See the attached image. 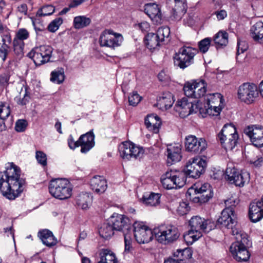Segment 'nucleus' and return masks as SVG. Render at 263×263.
<instances>
[{"label": "nucleus", "instance_id": "1", "mask_svg": "<svg viewBox=\"0 0 263 263\" xmlns=\"http://www.w3.org/2000/svg\"><path fill=\"white\" fill-rule=\"evenodd\" d=\"M21 173L20 167L13 163H9L6 171L0 172V191L7 199L14 200L23 192L26 182Z\"/></svg>", "mask_w": 263, "mask_h": 263}, {"label": "nucleus", "instance_id": "2", "mask_svg": "<svg viewBox=\"0 0 263 263\" xmlns=\"http://www.w3.org/2000/svg\"><path fill=\"white\" fill-rule=\"evenodd\" d=\"M231 253L238 262L247 261L250 257L248 250L249 240L248 235L244 232L237 223L234 211L231 209Z\"/></svg>", "mask_w": 263, "mask_h": 263}, {"label": "nucleus", "instance_id": "3", "mask_svg": "<svg viewBox=\"0 0 263 263\" xmlns=\"http://www.w3.org/2000/svg\"><path fill=\"white\" fill-rule=\"evenodd\" d=\"M189 223L190 229L183 236L187 245H192L202 236V233H208L215 227L213 222L199 216L192 217Z\"/></svg>", "mask_w": 263, "mask_h": 263}, {"label": "nucleus", "instance_id": "4", "mask_svg": "<svg viewBox=\"0 0 263 263\" xmlns=\"http://www.w3.org/2000/svg\"><path fill=\"white\" fill-rule=\"evenodd\" d=\"M49 191L54 198L60 200H65L71 196L72 186L67 179L57 178L50 181Z\"/></svg>", "mask_w": 263, "mask_h": 263}, {"label": "nucleus", "instance_id": "5", "mask_svg": "<svg viewBox=\"0 0 263 263\" xmlns=\"http://www.w3.org/2000/svg\"><path fill=\"white\" fill-rule=\"evenodd\" d=\"M154 233L157 241L164 245L174 242L180 236L178 229L172 224H161L154 229Z\"/></svg>", "mask_w": 263, "mask_h": 263}, {"label": "nucleus", "instance_id": "6", "mask_svg": "<svg viewBox=\"0 0 263 263\" xmlns=\"http://www.w3.org/2000/svg\"><path fill=\"white\" fill-rule=\"evenodd\" d=\"M198 50L190 46L180 48L174 57V63L175 66L184 69L194 62V58L198 53Z\"/></svg>", "mask_w": 263, "mask_h": 263}, {"label": "nucleus", "instance_id": "7", "mask_svg": "<svg viewBox=\"0 0 263 263\" xmlns=\"http://www.w3.org/2000/svg\"><path fill=\"white\" fill-rule=\"evenodd\" d=\"M118 150L120 157L126 160L140 159L144 153L142 147L138 146L130 141H125L121 143L119 145Z\"/></svg>", "mask_w": 263, "mask_h": 263}, {"label": "nucleus", "instance_id": "8", "mask_svg": "<svg viewBox=\"0 0 263 263\" xmlns=\"http://www.w3.org/2000/svg\"><path fill=\"white\" fill-rule=\"evenodd\" d=\"M53 49L49 45H42L33 48L28 53L36 65H41L50 61Z\"/></svg>", "mask_w": 263, "mask_h": 263}, {"label": "nucleus", "instance_id": "9", "mask_svg": "<svg viewBox=\"0 0 263 263\" xmlns=\"http://www.w3.org/2000/svg\"><path fill=\"white\" fill-rule=\"evenodd\" d=\"M258 96V88L254 83H244L238 87V98L247 104L253 103Z\"/></svg>", "mask_w": 263, "mask_h": 263}, {"label": "nucleus", "instance_id": "10", "mask_svg": "<svg viewBox=\"0 0 263 263\" xmlns=\"http://www.w3.org/2000/svg\"><path fill=\"white\" fill-rule=\"evenodd\" d=\"M123 41L122 35L118 33H114L110 29L105 30L100 35L99 43L102 47H108L115 48L120 46Z\"/></svg>", "mask_w": 263, "mask_h": 263}, {"label": "nucleus", "instance_id": "11", "mask_svg": "<svg viewBox=\"0 0 263 263\" xmlns=\"http://www.w3.org/2000/svg\"><path fill=\"white\" fill-rule=\"evenodd\" d=\"M206 86L204 80H196L192 83H185L183 89L186 97L199 99L204 96Z\"/></svg>", "mask_w": 263, "mask_h": 263}, {"label": "nucleus", "instance_id": "12", "mask_svg": "<svg viewBox=\"0 0 263 263\" xmlns=\"http://www.w3.org/2000/svg\"><path fill=\"white\" fill-rule=\"evenodd\" d=\"M133 226L134 237L138 243H148L152 240L154 235V230L152 231L142 222H135Z\"/></svg>", "mask_w": 263, "mask_h": 263}, {"label": "nucleus", "instance_id": "13", "mask_svg": "<svg viewBox=\"0 0 263 263\" xmlns=\"http://www.w3.org/2000/svg\"><path fill=\"white\" fill-rule=\"evenodd\" d=\"M206 166L205 160L200 157L194 158L187 163L184 173L189 177L197 178L204 172Z\"/></svg>", "mask_w": 263, "mask_h": 263}, {"label": "nucleus", "instance_id": "14", "mask_svg": "<svg viewBox=\"0 0 263 263\" xmlns=\"http://www.w3.org/2000/svg\"><path fill=\"white\" fill-rule=\"evenodd\" d=\"M193 191H194L195 194L199 195L195 198L194 201L195 202L196 201V199H197V202L200 203L206 202L213 196L212 187L210 184L208 183L203 184L196 183L189 189L187 192L191 193Z\"/></svg>", "mask_w": 263, "mask_h": 263}, {"label": "nucleus", "instance_id": "15", "mask_svg": "<svg viewBox=\"0 0 263 263\" xmlns=\"http://www.w3.org/2000/svg\"><path fill=\"white\" fill-rule=\"evenodd\" d=\"M185 148L193 154H200L207 148V143L204 138L190 135L185 137Z\"/></svg>", "mask_w": 263, "mask_h": 263}, {"label": "nucleus", "instance_id": "16", "mask_svg": "<svg viewBox=\"0 0 263 263\" xmlns=\"http://www.w3.org/2000/svg\"><path fill=\"white\" fill-rule=\"evenodd\" d=\"M199 106V101L194 104L192 102H189L187 98H183L177 101L176 105V110L179 112L181 117L184 118L198 111L201 113V108Z\"/></svg>", "mask_w": 263, "mask_h": 263}, {"label": "nucleus", "instance_id": "17", "mask_svg": "<svg viewBox=\"0 0 263 263\" xmlns=\"http://www.w3.org/2000/svg\"><path fill=\"white\" fill-rule=\"evenodd\" d=\"M109 222L112 224L115 231L124 232H130L132 222L125 215L114 213L109 218Z\"/></svg>", "mask_w": 263, "mask_h": 263}, {"label": "nucleus", "instance_id": "18", "mask_svg": "<svg viewBox=\"0 0 263 263\" xmlns=\"http://www.w3.org/2000/svg\"><path fill=\"white\" fill-rule=\"evenodd\" d=\"M252 144L256 147L263 146V127L256 125L248 126L244 129Z\"/></svg>", "mask_w": 263, "mask_h": 263}, {"label": "nucleus", "instance_id": "19", "mask_svg": "<svg viewBox=\"0 0 263 263\" xmlns=\"http://www.w3.org/2000/svg\"><path fill=\"white\" fill-rule=\"evenodd\" d=\"M95 135L92 131L81 135L78 139L81 152L86 153L95 145Z\"/></svg>", "mask_w": 263, "mask_h": 263}, {"label": "nucleus", "instance_id": "20", "mask_svg": "<svg viewBox=\"0 0 263 263\" xmlns=\"http://www.w3.org/2000/svg\"><path fill=\"white\" fill-rule=\"evenodd\" d=\"M249 215L250 220L253 222H256L262 218L263 206L260 201L250 203Z\"/></svg>", "mask_w": 263, "mask_h": 263}, {"label": "nucleus", "instance_id": "21", "mask_svg": "<svg viewBox=\"0 0 263 263\" xmlns=\"http://www.w3.org/2000/svg\"><path fill=\"white\" fill-rule=\"evenodd\" d=\"M37 236L42 243L48 247H52L58 243L57 239L53 233L48 229H42L37 233Z\"/></svg>", "mask_w": 263, "mask_h": 263}, {"label": "nucleus", "instance_id": "22", "mask_svg": "<svg viewBox=\"0 0 263 263\" xmlns=\"http://www.w3.org/2000/svg\"><path fill=\"white\" fill-rule=\"evenodd\" d=\"M91 190L97 194L103 193L107 187V181L101 176H95L90 181Z\"/></svg>", "mask_w": 263, "mask_h": 263}, {"label": "nucleus", "instance_id": "23", "mask_svg": "<svg viewBox=\"0 0 263 263\" xmlns=\"http://www.w3.org/2000/svg\"><path fill=\"white\" fill-rule=\"evenodd\" d=\"M145 13L151 18L156 22L161 21L162 13L158 5L155 3L146 4L144 6Z\"/></svg>", "mask_w": 263, "mask_h": 263}, {"label": "nucleus", "instance_id": "24", "mask_svg": "<svg viewBox=\"0 0 263 263\" xmlns=\"http://www.w3.org/2000/svg\"><path fill=\"white\" fill-rule=\"evenodd\" d=\"M181 147L180 145L173 146L172 145L167 148V163L168 165H172L174 163L179 162L181 158Z\"/></svg>", "mask_w": 263, "mask_h": 263}, {"label": "nucleus", "instance_id": "25", "mask_svg": "<svg viewBox=\"0 0 263 263\" xmlns=\"http://www.w3.org/2000/svg\"><path fill=\"white\" fill-rule=\"evenodd\" d=\"M161 124L160 118L156 115H148L145 119V124L146 128L154 133L159 132Z\"/></svg>", "mask_w": 263, "mask_h": 263}, {"label": "nucleus", "instance_id": "26", "mask_svg": "<svg viewBox=\"0 0 263 263\" xmlns=\"http://www.w3.org/2000/svg\"><path fill=\"white\" fill-rule=\"evenodd\" d=\"M231 173V181H233V183L236 186L243 187L245 182L249 181V174L247 173H242L234 168Z\"/></svg>", "mask_w": 263, "mask_h": 263}, {"label": "nucleus", "instance_id": "27", "mask_svg": "<svg viewBox=\"0 0 263 263\" xmlns=\"http://www.w3.org/2000/svg\"><path fill=\"white\" fill-rule=\"evenodd\" d=\"M251 37L256 42L263 43V22L256 23L250 29Z\"/></svg>", "mask_w": 263, "mask_h": 263}, {"label": "nucleus", "instance_id": "28", "mask_svg": "<svg viewBox=\"0 0 263 263\" xmlns=\"http://www.w3.org/2000/svg\"><path fill=\"white\" fill-rule=\"evenodd\" d=\"M228 33L224 31H219L213 37V40L217 49L225 47L228 43Z\"/></svg>", "mask_w": 263, "mask_h": 263}, {"label": "nucleus", "instance_id": "29", "mask_svg": "<svg viewBox=\"0 0 263 263\" xmlns=\"http://www.w3.org/2000/svg\"><path fill=\"white\" fill-rule=\"evenodd\" d=\"M76 201L78 207L83 210H86L91 202V197L87 193H82L77 196Z\"/></svg>", "mask_w": 263, "mask_h": 263}, {"label": "nucleus", "instance_id": "30", "mask_svg": "<svg viewBox=\"0 0 263 263\" xmlns=\"http://www.w3.org/2000/svg\"><path fill=\"white\" fill-rule=\"evenodd\" d=\"M174 102L173 95L170 92H164L158 100V104L161 108L165 109L170 108Z\"/></svg>", "mask_w": 263, "mask_h": 263}, {"label": "nucleus", "instance_id": "31", "mask_svg": "<svg viewBox=\"0 0 263 263\" xmlns=\"http://www.w3.org/2000/svg\"><path fill=\"white\" fill-rule=\"evenodd\" d=\"M228 168L225 171L216 168H213L210 173L211 178L215 180H220L224 179L226 181L230 182V176L228 174Z\"/></svg>", "mask_w": 263, "mask_h": 263}, {"label": "nucleus", "instance_id": "32", "mask_svg": "<svg viewBox=\"0 0 263 263\" xmlns=\"http://www.w3.org/2000/svg\"><path fill=\"white\" fill-rule=\"evenodd\" d=\"M161 183L166 189H176L174 178V171L171 170L166 172L161 177Z\"/></svg>", "mask_w": 263, "mask_h": 263}, {"label": "nucleus", "instance_id": "33", "mask_svg": "<svg viewBox=\"0 0 263 263\" xmlns=\"http://www.w3.org/2000/svg\"><path fill=\"white\" fill-rule=\"evenodd\" d=\"M162 43L157 33H149L146 36L145 44L149 49H155Z\"/></svg>", "mask_w": 263, "mask_h": 263}, {"label": "nucleus", "instance_id": "34", "mask_svg": "<svg viewBox=\"0 0 263 263\" xmlns=\"http://www.w3.org/2000/svg\"><path fill=\"white\" fill-rule=\"evenodd\" d=\"M115 231L113 226L108 221L101 226L99 229V233L101 237L107 239L114 235Z\"/></svg>", "mask_w": 263, "mask_h": 263}, {"label": "nucleus", "instance_id": "35", "mask_svg": "<svg viewBox=\"0 0 263 263\" xmlns=\"http://www.w3.org/2000/svg\"><path fill=\"white\" fill-rule=\"evenodd\" d=\"M230 223V209L226 208L221 212V216L217 219V224L221 225L222 227L229 229Z\"/></svg>", "mask_w": 263, "mask_h": 263}, {"label": "nucleus", "instance_id": "36", "mask_svg": "<svg viewBox=\"0 0 263 263\" xmlns=\"http://www.w3.org/2000/svg\"><path fill=\"white\" fill-rule=\"evenodd\" d=\"M90 23L91 19L84 15L77 16L73 19V26L78 29L88 26Z\"/></svg>", "mask_w": 263, "mask_h": 263}, {"label": "nucleus", "instance_id": "37", "mask_svg": "<svg viewBox=\"0 0 263 263\" xmlns=\"http://www.w3.org/2000/svg\"><path fill=\"white\" fill-rule=\"evenodd\" d=\"M161 195L158 193H151L143 196V201L147 205L156 206L160 203Z\"/></svg>", "mask_w": 263, "mask_h": 263}, {"label": "nucleus", "instance_id": "38", "mask_svg": "<svg viewBox=\"0 0 263 263\" xmlns=\"http://www.w3.org/2000/svg\"><path fill=\"white\" fill-rule=\"evenodd\" d=\"M186 174L184 172L174 171V178L176 189L183 187L186 180Z\"/></svg>", "mask_w": 263, "mask_h": 263}, {"label": "nucleus", "instance_id": "39", "mask_svg": "<svg viewBox=\"0 0 263 263\" xmlns=\"http://www.w3.org/2000/svg\"><path fill=\"white\" fill-rule=\"evenodd\" d=\"M29 98L30 97L27 92V87L23 84L21 86L20 97L19 98L16 97L15 100L18 104L24 105L29 102Z\"/></svg>", "mask_w": 263, "mask_h": 263}, {"label": "nucleus", "instance_id": "40", "mask_svg": "<svg viewBox=\"0 0 263 263\" xmlns=\"http://www.w3.org/2000/svg\"><path fill=\"white\" fill-rule=\"evenodd\" d=\"M156 33L162 43L170 41V29L168 27L165 26L160 27L158 29Z\"/></svg>", "mask_w": 263, "mask_h": 263}, {"label": "nucleus", "instance_id": "41", "mask_svg": "<svg viewBox=\"0 0 263 263\" xmlns=\"http://www.w3.org/2000/svg\"><path fill=\"white\" fill-rule=\"evenodd\" d=\"M65 76L63 69H57L51 73L50 81L56 84H61L64 80Z\"/></svg>", "mask_w": 263, "mask_h": 263}, {"label": "nucleus", "instance_id": "42", "mask_svg": "<svg viewBox=\"0 0 263 263\" xmlns=\"http://www.w3.org/2000/svg\"><path fill=\"white\" fill-rule=\"evenodd\" d=\"M230 126V123H227L224 125L220 132L218 134V139L220 141L221 145L226 149V141L227 140V136L229 134V130L228 127Z\"/></svg>", "mask_w": 263, "mask_h": 263}, {"label": "nucleus", "instance_id": "43", "mask_svg": "<svg viewBox=\"0 0 263 263\" xmlns=\"http://www.w3.org/2000/svg\"><path fill=\"white\" fill-rule=\"evenodd\" d=\"M102 260L106 263H117V260L114 253L108 250H104L101 254Z\"/></svg>", "mask_w": 263, "mask_h": 263}, {"label": "nucleus", "instance_id": "44", "mask_svg": "<svg viewBox=\"0 0 263 263\" xmlns=\"http://www.w3.org/2000/svg\"><path fill=\"white\" fill-rule=\"evenodd\" d=\"M212 41L211 37H205L198 42L199 50L202 53H205L209 49Z\"/></svg>", "mask_w": 263, "mask_h": 263}, {"label": "nucleus", "instance_id": "45", "mask_svg": "<svg viewBox=\"0 0 263 263\" xmlns=\"http://www.w3.org/2000/svg\"><path fill=\"white\" fill-rule=\"evenodd\" d=\"M13 45L15 54L18 57H22L24 55V42L13 40Z\"/></svg>", "mask_w": 263, "mask_h": 263}, {"label": "nucleus", "instance_id": "46", "mask_svg": "<svg viewBox=\"0 0 263 263\" xmlns=\"http://www.w3.org/2000/svg\"><path fill=\"white\" fill-rule=\"evenodd\" d=\"M54 11L55 9L53 6H44L37 11V15L41 17L50 15L54 12Z\"/></svg>", "mask_w": 263, "mask_h": 263}, {"label": "nucleus", "instance_id": "47", "mask_svg": "<svg viewBox=\"0 0 263 263\" xmlns=\"http://www.w3.org/2000/svg\"><path fill=\"white\" fill-rule=\"evenodd\" d=\"M29 37V32L25 28H20L16 32L15 37L13 40L17 41H23L27 40Z\"/></svg>", "mask_w": 263, "mask_h": 263}, {"label": "nucleus", "instance_id": "48", "mask_svg": "<svg viewBox=\"0 0 263 263\" xmlns=\"http://www.w3.org/2000/svg\"><path fill=\"white\" fill-rule=\"evenodd\" d=\"M10 114V109L8 105L6 103H0V119L4 120L6 119Z\"/></svg>", "mask_w": 263, "mask_h": 263}, {"label": "nucleus", "instance_id": "49", "mask_svg": "<svg viewBox=\"0 0 263 263\" xmlns=\"http://www.w3.org/2000/svg\"><path fill=\"white\" fill-rule=\"evenodd\" d=\"M124 253H128L130 250L132 249V240L131 238V235L129 234V232H124Z\"/></svg>", "mask_w": 263, "mask_h": 263}, {"label": "nucleus", "instance_id": "50", "mask_svg": "<svg viewBox=\"0 0 263 263\" xmlns=\"http://www.w3.org/2000/svg\"><path fill=\"white\" fill-rule=\"evenodd\" d=\"M231 127L233 128L234 130V133L231 134V149H232L235 147H238L239 145V143L238 142L239 136L236 132V127L234 125H233L232 124H231ZM238 149V148H237L236 150Z\"/></svg>", "mask_w": 263, "mask_h": 263}, {"label": "nucleus", "instance_id": "51", "mask_svg": "<svg viewBox=\"0 0 263 263\" xmlns=\"http://www.w3.org/2000/svg\"><path fill=\"white\" fill-rule=\"evenodd\" d=\"M62 23L63 20L61 17L54 19L49 24L48 26V30L52 32L56 31Z\"/></svg>", "mask_w": 263, "mask_h": 263}, {"label": "nucleus", "instance_id": "52", "mask_svg": "<svg viewBox=\"0 0 263 263\" xmlns=\"http://www.w3.org/2000/svg\"><path fill=\"white\" fill-rule=\"evenodd\" d=\"M190 210L189 203L186 202H182L177 208V212L179 215L183 216L186 214Z\"/></svg>", "mask_w": 263, "mask_h": 263}, {"label": "nucleus", "instance_id": "53", "mask_svg": "<svg viewBox=\"0 0 263 263\" xmlns=\"http://www.w3.org/2000/svg\"><path fill=\"white\" fill-rule=\"evenodd\" d=\"M141 97L137 92H133L128 97V102L130 105L136 106L141 101Z\"/></svg>", "mask_w": 263, "mask_h": 263}, {"label": "nucleus", "instance_id": "54", "mask_svg": "<svg viewBox=\"0 0 263 263\" xmlns=\"http://www.w3.org/2000/svg\"><path fill=\"white\" fill-rule=\"evenodd\" d=\"M28 123L26 120H18L15 125V129L17 132H23L25 130Z\"/></svg>", "mask_w": 263, "mask_h": 263}, {"label": "nucleus", "instance_id": "55", "mask_svg": "<svg viewBox=\"0 0 263 263\" xmlns=\"http://www.w3.org/2000/svg\"><path fill=\"white\" fill-rule=\"evenodd\" d=\"M221 95L219 93L208 95L206 102L207 106L211 105V103L214 104L215 102H218L221 100Z\"/></svg>", "mask_w": 263, "mask_h": 263}, {"label": "nucleus", "instance_id": "56", "mask_svg": "<svg viewBox=\"0 0 263 263\" xmlns=\"http://www.w3.org/2000/svg\"><path fill=\"white\" fill-rule=\"evenodd\" d=\"M9 48L8 44L0 43V58H2L3 61H5L7 58Z\"/></svg>", "mask_w": 263, "mask_h": 263}, {"label": "nucleus", "instance_id": "57", "mask_svg": "<svg viewBox=\"0 0 263 263\" xmlns=\"http://www.w3.org/2000/svg\"><path fill=\"white\" fill-rule=\"evenodd\" d=\"M35 156L37 162L43 166H46L47 165V158L45 154L41 151H37Z\"/></svg>", "mask_w": 263, "mask_h": 263}, {"label": "nucleus", "instance_id": "58", "mask_svg": "<svg viewBox=\"0 0 263 263\" xmlns=\"http://www.w3.org/2000/svg\"><path fill=\"white\" fill-rule=\"evenodd\" d=\"M247 46L245 42L238 40L237 54L238 55L240 53H243L244 51L247 50Z\"/></svg>", "mask_w": 263, "mask_h": 263}, {"label": "nucleus", "instance_id": "59", "mask_svg": "<svg viewBox=\"0 0 263 263\" xmlns=\"http://www.w3.org/2000/svg\"><path fill=\"white\" fill-rule=\"evenodd\" d=\"M248 162L252 167H260L263 163V158L261 156L257 157L256 160H249Z\"/></svg>", "mask_w": 263, "mask_h": 263}, {"label": "nucleus", "instance_id": "60", "mask_svg": "<svg viewBox=\"0 0 263 263\" xmlns=\"http://www.w3.org/2000/svg\"><path fill=\"white\" fill-rule=\"evenodd\" d=\"M68 144L69 145V147L70 149H74L77 147H79V142H78V140L77 141H74L72 136L71 135H70L68 139Z\"/></svg>", "mask_w": 263, "mask_h": 263}, {"label": "nucleus", "instance_id": "61", "mask_svg": "<svg viewBox=\"0 0 263 263\" xmlns=\"http://www.w3.org/2000/svg\"><path fill=\"white\" fill-rule=\"evenodd\" d=\"M9 80V76L5 73L0 75V84L3 86L7 85Z\"/></svg>", "mask_w": 263, "mask_h": 263}, {"label": "nucleus", "instance_id": "62", "mask_svg": "<svg viewBox=\"0 0 263 263\" xmlns=\"http://www.w3.org/2000/svg\"><path fill=\"white\" fill-rule=\"evenodd\" d=\"M138 26L142 32H147L149 30L150 25L147 22H142L138 24Z\"/></svg>", "mask_w": 263, "mask_h": 263}, {"label": "nucleus", "instance_id": "63", "mask_svg": "<svg viewBox=\"0 0 263 263\" xmlns=\"http://www.w3.org/2000/svg\"><path fill=\"white\" fill-rule=\"evenodd\" d=\"M217 18L218 20H222L224 19L227 16V13L225 10L217 11L215 12Z\"/></svg>", "mask_w": 263, "mask_h": 263}, {"label": "nucleus", "instance_id": "64", "mask_svg": "<svg viewBox=\"0 0 263 263\" xmlns=\"http://www.w3.org/2000/svg\"><path fill=\"white\" fill-rule=\"evenodd\" d=\"M17 11L20 13L26 15L27 13V6L26 4H23L17 7Z\"/></svg>", "mask_w": 263, "mask_h": 263}]
</instances>
